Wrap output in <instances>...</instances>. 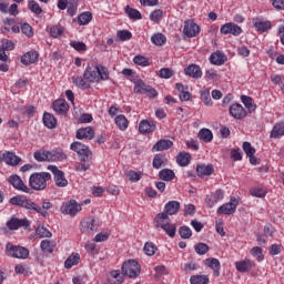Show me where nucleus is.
<instances>
[{"instance_id": "nucleus-24", "label": "nucleus", "mask_w": 284, "mask_h": 284, "mask_svg": "<svg viewBox=\"0 0 284 284\" xmlns=\"http://www.w3.org/2000/svg\"><path fill=\"white\" fill-rule=\"evenodd\" d=\"M210 62L213 65H223L224 63L227 62V55H225V53H223L221 51H216L211 54Z\"/></svg>"}, {"instance_id": "nucleus-61", "label": "nucleus", "mask_w": 284, "mask_h": 284, "mask_svg": "<svg viewBox=\"0 0 284 284\" xmlns=\"http://www.w3.org/2000/svg\"><path fill=\"white\" fill-rule=\"evenodd\" d=\"M70 45L78 52H85V50H88V45H85L84 42L71 41Z\"/></svg>"}, {"instance_id": "nucleus-49", "label": "nucleus", "mask_w": 284, "mask_h": 284, "mask_svg": "<svg viewBox=\"0 0 284 284\" xmlns=\"http://www.w3.org/2000/svg\"><path fill=\"white\" fill-rule=\"evenodd\" d=\"M151 41L154 43V45H164L168 39L165 36H163V33H155L151 37Z\"/></svg>"}, {"instance_id": "nucleus-35", "label": "nucleus", "mask_w": 284, "mask_h": 284, "mask_svg": "<svg viewBox=\"0 0 284 284\" xmlns=\"http://www.w3.org/2000/svg\"><path fill=\"white\" fill-rule=\"evenodd\" d=\"M241 101L246 108V110L250 112V114H252V112L256 110V103L253 102L251 97L242 95Z\"/></svg>"}, {"instance_id": "nucleus-59", "label": "nucleus", "mask_w": 284, "mask_h": 284, "mask_svg": "<svg viewBox=\"0 0 284 284\" xmlns=\"http://www.w3.org/2000/svg\"><path fill=\"white\" fill-rule=\"evenodd\" d=\"M67 12L70 17H74L77 14V10H79V1L67 3Z\"/></svg>"}, {"instance_id": "nucleus-8", "label": "nucleus", "mask_w": 284, "mask_h": 284, "mask_svg": "<svg viewBox=\"0 0 284 284\" xmlns=\"http://www.w3.org/2000/svg\"><path fill=\"white\" fill-rule=\"evenodd\" d=\"M220 32L224 36L232 34L233 37H241L243 29L234 22H227L220 28Z\"/></svg>"}, {"instance_id": "nucleus-34", "label": "nucleus", "mask_w": 284, "mask_h": 284, "mask_svg": "<svg viewBox=\"0 0 284 284\" xmlns=\"http://www.w3.org/2000/svg\"><path fill=\"white\" fill-rule=\"evenodd\" d=\"M165 165H168V158L163 154H156L153 159V168L161 170V168H165Z\"/></svg>"}, {"instance_id": "nucleus-46", "label": "nucleus", "mask_w": 284, "mask_h": 284, "mask_svg": "<svg viewBox=\"0 0 284 284\" xmlns=\"http://www.w3.org/2000/svg\"><path fill=\"white\" fill-rule=\"evenodd\" d=\"M72 83L81 90H88V88H90V83L85 82V79L82 77H72Z\"/></svg>"}, {"instance_id": "nucleus-33", "label": "nucleus", "mask_w": 284, "mask_h": 284, "mask_svg": "<svg viewBox=\"0 0 284 284\" xmlns=\"http://www.w3.org/2000/svg\"><path fill=\"white\" fill-rule=\"evenodd\" d=\"M253 26L258 32H267V30L272 28V23L270 21H263L261 19H256L253 22Z\"/></svg>"}, {"instance_id": "nucleus-44", "label": "nucleus", "mask_w": 284, "mask_h": 284, "mask_svg": "<svg viewBox=\"0 0 284 284\" xmlns=\"http://www.w3.org/2000/svg\"><path fill=\"white\" fill-rule=\"evenodd\" d=\"M92 21V12L87 11L78 16V23L80 26H88Z\"/></svg>"}, {"instance_id": "nucleus-28", "label": "nucleus", "mask_w": 284, "mask_h": 284, "mask_svg": "<svg viewBox=\"0 0 284 284\" xmlns=\"http://www.w3.org/2000/svg\"><path fill=\"white\" fill-rule=\"evenodd\" d=\"M235 267L237 272H242V273L250 272V270L254 267V262L250 260H243V261L236 262Z\"/></svg>"}, {"instance_id": "nucleus-41", "label": "nucleus", "mask_w": 284, "mask_h": 284, "mask_svg": "<svg viewBox=\"0 0 284 284\" xmlns=\"http://www.w3.org/2000/svg\"><path fill=\"white\" fill-rule=\"evenodd\" d=\"M36 236H38V239H52V232L45 226H38L36 229Z\"/></svg>"}, {"instance_id": "nucleus-14", "label": "nucleus", "mask_w": 284, "mask_h": 284, "mask_svg": "<svg viewBox=\"0 0 284 284\" xmlns=\"http://www.w3.org/2000/svg\"><path fill=\"white\" fill-rule=\"evenodd\" d=\"M230 114L233 119L241 120L247 116V111H245L243 105L235 103L230 106Z\"/></svg>"}, {"instance_id": "nucleus-25", "label": "nucleus", "mask_w": 284, "mask_h": 284, "mask_svg": "<svg viewBox=\"0 0 284 284\" xmlns=\"http://www.w3.org/2000/svg\"><path fill=\"white\" fill-rule=\"evenodd\" d=\"M155 227H165L169 223H172L168 213H158L154 217Z\"/></svg>"}, {"instance_id": "nucleus-4", "label": "nucleus", "mask_w": 284, "mask_h": 284, "mask_svg": "<svg viewBox=\"0 0 284 284\" xmlns=\"http://www.w3.org/2000/svg\"><path fill=\"white\" fill-rule=\"evenodd\" d=\"M122 273L129 278H136L141 274V265L136 260H129L122 264Z\"/></svg>"}, {"instance_id": "nucleus-31", "label": "nucleus", "mask_w": 284, "mask_h": 284, "mask_svg": "<svg viewBox=\"0 0 284 284\" xmlns=\"http://www.w3.org/2000/svg\"><path fill=\"white\" fill-rule=\"evenodd\" d=\"M43 124L49 130H54L57 128V118L52 115L51 113L45 112L42 118Z\"/></svg>"}, {"instance_id": "nucleus-29", "label": "nucleus", "mask_w": 284, "mask_h": 284, "mask_svg": "<svg viewBox=\"0 0 284 284\" xmlns=\"http://www.w3.org/2000/svg\"><path fill=\"white\" fill-rule=\"evenodd\" d=\"M190 161H192V155L187 152H180L176 156V163L181 168H186V165H190Z\"/></svg>"}, {"instance_id": "nucleus-3", "label": "nucleus", "mask_w": 284, "mask_h": 284, "mask_svg": "<svg viewBox=\"0 0 284 284\" xmlns=\"http://www.w3.org/2000/svg\"><path fill=\"white\" fill-rule=\"evenodd\" d=\"M52 179V175L48 172L32 173L29 178V185L32 190L41 192L48 187V181Z\"/></svg>"}, {"instance_id": "nucleus-38", "label": "nucleus", "mask_w": 284, "mask_h": 284, "mask_svg": "<svg viewBox=\"0 0 284 284\" xmlns=\"http://www.w3.org/2000/svg\"><path fill=\"white\" fill-rule=\"evenodd\" d=\"M68 155L62 151H49V162L65 161Z\"/></svg>"}, {"instance_id": "nucleus-52", "label": "nucleus", "mask_w": 284, "mask_h": 284, "mask_svg": "<svg viewBox=\"0 0 284 284\" xmlns=\"http://www.w3.org/2000/svg\"><path fill=\"white\" fill-rule=\"evenodd\" d=\"M150 19L153 21V23H161L163 20V10L156 9L153 12L150 13Z\"/></svg>"}, {"instance_id": "nucleus-32", "label": "nucleus", "mask_w": 284, "mask_h": 284, "mask_svg": "<svg viewBox=\"0 0 284 284\" xmlns=\"http://www.w3.org/2000/svg\"><path fill=\"white\" fill-rule=\"evenodd\" d=\"M125 14H128L129 19L132 21H141L143 19V16L141 12L130 6H126L124 9Z\"/></svg>"}, {"instance_id": "nucleus-56", "label": "nucleus", "mask_w": 284, "mask_h": 284, "mask_svg": "<svg viewBox=\"0 0 284 284\" xmlns=\"http://www.w3.org/2000/svg\"><path fill=\"white\" fill-rule=\"evenodd\" d=\"M162 230H164L165 234H168V236L171 239L176 236V224H173L172 222L169 223L165 227H162Z\"/></svg>"}, {"instance_id": "nucleus-17", "label": "nucleus", "mask_w": 284, "mask_h": 284, "mask_svg": "<svg viewBox=\"0 0 284 284\" xmlns=\"http://www.w3.org/2000/svg\"><path fill=\"white\" fill-rule=\"evenodd\" d=\"M75 139L80 141L83 139H88L89 141H92V139H94V129H92V126L79 129L75 133Z\"/></svg>"}, {"instance_id": "nucleus-62", "label": "nucleus", "mask_w": 284, "mask_h": 284, "mask_svg": "<svg viewBox=\"0 0 284 284\" xmlns=\"http://www.w3.org/2000/svg\"><path fill=\"white\" fill-rule=\"evenodd\" d=\"M26 200V196L23 195H17L9 200V203L11 205H18V207H23V201Z\"/></svg>"}, {"instance_id": "nucleus-16", "label": "nucleus", "mask_w": 284, "mask_h": 284, "mask_svg": "<svg viewBox=\"0 0 284 284\" xmlns=\"http://www.w3.org/2000/svg\"><path fill=\"white\" fill-rule=\"evenodd\" d=\"M53 110L55 114L65 116V114H68V110H70V105H68V102L65 100L59 99L53 102Z\"/></svg>"}, {"instance_id": "nucleus-20", "label": "nucleus", "mask_w": 284, "mask_h": 284, "mask_svg": "<svg viewBox=\"0 0 284 284\" xmlns=\"http://www.w3.org/2000/svg\"><path fill=\"white\" fill-rule=\"evenodd\" d=\"M39 61V52L37 51H28L21 57V63L23 65H32V63H37Z\"/></svg>"}, {"instance_id": "nucleus-54", "label": "nucleus", "mask_w": 284, "mask_h": 284, "mask_svg": "<svg viewBox=\"0 0 284 284\" xmlns=\"http://www.w3.org/2000/svg\"><path fill=\"white\" fill-rule=\"evenodd\" d=\"M179 234L181 236V239L187 240V239H192V229H190V226H181L179 229Z\"/></svg>"}, {"instance_id": "nucleus-37", "label": "nucleus", "mask_w": 284, "mask_h": 284, "mask_svg": "<svg viewBox=\"0 0 284 284\" xmlns=\"http://www.w3.org/2000/svg\"><path fill=\"white\" fill-rule=\"evenodd\" d=\"M174 171L172 169H163L159 172L161 181H174Z\"/></svg>"}, {"instance_id": "nucleus-18", "label": "nucleus", "mask_w": 284, "mask_h": 284, "mask_svg": "<svg viewBox=\"0 0 284 284\" xmlns=\"http://www.w3.org/2000/svg\"><path fill=\"white\" fill-rule=\"evenodd\" d=\"M81 225H82L81 231L85 232L87 234H92V232H97V230H98L97 222H95L94 217H89L87 220H83L81 222Z\"/></svg>"}, {"instance_id": "nucleus-22", "label": "nucleus", "mask_w": 284, "mask_h": 284, "mask_svg": "<svg viewBox=\"0 0 284 284\" xmlns=\"http://www.w3.org/2000/svg\"><path fill=\"white\" fill-rule=\"evenodd\" d=\"M205 265H207V267H211V270H213V276L215 277L221 276V272L219 271L221 270V262L216 257L206 258Z\"/></svg>"}, {"instance_id": "nucleus-10", "label": "nucleus", "mask_w": 284, "mask_h": 284, "mask_svg": "<svg viewBox=\"0 0 284 284\" xmlns=\"http://www.w3.org/2000/svg\"><path fill=\"white\" fill-rule=\"evenodd\" d=\"M7 227L11 231L19 230V227L28 230L30 227V221L28 219L11 217L7 222Z\"/></svg>"}, {"instance_id": "nucleus-60", "label": "nucleus", "mask_w": 284, "mask_h": 284, "mask_svg": "<svg viewBox=\"0 0 284 284\" xmlns=\"http://www.w3.org/2000/svg\"><path fill=\"white\" fill-rule=\"evenodd\" d=\"M116 37L120 41H130V39H132V32L128 30H120L116 32Z\"/></svg>"}, {"instance_id": "nucleus-39", "label": "nucleus", "mask_w": 284, "mask_h": 284, "mask_svg": "<svg viewBox=\"0 0 284 284\" xmlns=\"http://www.w3.org/2000/svg\"><path fill=\"white\" fill-rule=\"evenodd\" d=\"M280 136H284V122L275 124L271 132V139H280Z\"/></svg>"}, {"instance_id": "nucleus-40", "label": "nucleus", "mask_w": 284, "mask_h": 284, "mask_svg": "<svg viewBox=\"0 0 284 284\" xmlns=\"http://www.w3.org/2000/svg\"><path fill=\"white\" fill-rule=\"evenodd\" d=\"M197 136L201 141H204V143H210L212 142V139H214V134H212L210 129L200 130Z\"/></svg>"}, {"instance_id": "nucleus-50", "label": "nucleus", "mask_w": 284, "mask_h": 284, "mask_svg": "<svg viewBox=\"0 0 284 284\" xmlns=\"http://www.w3.org/2000/svg\"><path fill=\"white\" fill-rule=\"evenodd\" d=\"M201 100L203 101L204 105L211 106L213 104L212 98L210 97V90L204 89L200 92Z\"/></svg>"}, {"instance_id": "nucleus-48", "label": "nucleus", "mask_w": 284, "mask_h": 284, "mask_svg": "<svg viewBox=\"0 0 284 284\" xmlns=\"http://www.w3.org/2000/svg\"><path fill=\"white\" fill-rule=\"evenodd\" d=\"M36 161H48L50 162V151H36L33 154Z\"/></svg>"}, {"instance_id": "nucleus-36", "label": "nucleus", "mask_w": 284, "mask_h": 284, "mask_svg": "<svg viewBox=\"0 0 284 284\" xmlns=\"http://www.w3.org/2000/svg\"><path fill=\"white\" fill-rule=\"evenodd\" d=\"M124 281L123 275H121V271H112L108 278L110 284H122Z\"/></svg>"}, {"instance_id": "nucleus-43", "label": "nucleus", "mask_w": 284, "mask_h": 284, "mask_svg": "<svg viewBox=\"0 0 284 284\" xmlns=\"http://www.w3.org/2000/svg\"><path fill=\"white\" fill-rule=\"evenodd\" d=\"M191 284H207L210 283V276L207 275H193L190 277Z\"/></svg>"}, {"instance_id": "nucleus-30", "label": "nucleus", "mask_w": 284, "mask_h": 284, "mask_svg": "<svg viewBox=\"0 0 284 284\" xmlns=\"http://www.w3.org/2000/svg\"><path fill=\"white\" fill-rule=\"evenodd\" d=\"M80 261H81V255H79V253L71 254L64 262L65 270H72L74 265H79Z\"/></svg>"}, {"instance_id": "nucleus-2", "label": "nucleus", "mask_w": 284, "mask_h": 284, "mask_svg": "<svg viewBox=\"0 0 284 284\" xmlns=\"http://www.w3.org/2000/svg\"><path fill=\"white\" fill-rule=\"evenodd\" d=\"M83 79L89 83H99L100 81H108L110 73L108 72V68L103 65L87 67Z\"/></svg>"}, {"instance_id": "nucleus-15", "label": "nucleus", "mask_w": 284, "mask_h": 284, "mask_svg": "<svg viewBox=\"0 0 284 284\" xmlns=\"http://www.w3.org/2000/svg\"><path fill=\"white\" fill-rule=\"evenodd\" d=\"M156 130V123L152 120H142L139 123V132L140 134H151Z\"/></svg>"}, {"instance_id": "nucleus-27", "label": "nucleus", "mask_w": 284, "mask_h": 284, "mask_svg": "<svg viewBox=\"0 0 284 284\" xmlns=\"http://www.w3.org/2000/svg\"><path fill=\"white\" fill-rule=\"evenodd\" d=\"M21 162V158H19L14 152L6 151L4 152V163L7 165H11L12 168H17Z\"/></svg>"}, {"instance_id": "nucleus-45", "label": "nucleus", "mask_w": 284, "mask_h": 284, "mask_svg": "<svg viewBox=\"0 0 284 284\" xmlns=\"http://www.w3.org/2000/svg\"><path fill=\"white\" fill-rule=\"evenodd\" d=\"M115 124L119 128V130H121L122 132H124V130H128V118H125V115H118L115 118Z\"/></svg>"}, {"instance_id": "nucleus-5", "label": "nucleus", "mask_w": 284, "mask_h": 284, "mask_svg": "<svg viewBox=\"0 0 284 284\" xmlns=\"http://www.w3.org/2000/svg\"><path fill=\"white\" fill-rule=\"evenodd\" d=\"M6 252H7L8 256H11L12 258L26 260L30 256V251L27 247L17 246L10 242L7 243V245H6Z\"/></svg>"}, {"instance_id": "nucleus-13", "label": "nucleus", "mask_w": 284, "mask_h": 284, "mask_svg": "<svg viewBox=\"0 0 284 284\" xmlns=\"http://www.w3.org/2000/svg\"><path fill=\"white\" fill-rule=\"evenodd\" d=\"M22 207H24V210H33L38 214H41V216H43L44 219H48L49 216L48 211H43V209H41L39 204L32 202V200H28L24 197L22 202Z\"/></svg>"}, {"instance_id": "nucleus-9", "label": "nucleus", "mask_w": 284, "mask_h": 284, "mask_svg": "<svg viewBox=\"0 0 284 284\" xmlns=\"http://www.w3.org/2000/svg\"><path fill=\"white\" fill-rule=\"evenodd\" d=\"M200 33L201 27H199V24H196L193 20L184 21L183 34H185V37L192 39L194 37H199Z\"/></svg>"}, {"instance_id": "nucleus-23", "label": "nucleus", "mask_w": 284, "mask_h": 284, "mask_svg": "<svg viewBox=\"0 0 284 284\" xmlns=\"http://www.w3.org/2000/svg\"><path fill=\"white\" fill-rule=\"evenodd\" d=\"M197 176L203 179V176H212L214 174V165L212 164H197L196 166Z\"/></svg>"}, {"instance_id": "nucleus-58", "label": "nucleus", "mask_w": 284, "mask_h": 284, "mask_svg": "<svg viewBox=\"0 0 284 284\" xmlns=\"http://www.w3.org/2000/svg\"><path fill=\"white\" fill-rule=\"evenodd\" d=\"M242 148L246 156H254V154H256V149H254L250 142H243Z\"/></svg>"}, {"instance_id": "nucleus-51", "label": "nucleus", "mask_w": 284, "mask_h": 284, "mask_svg": "<svg viewBox=\"0 0 284 284\" xmlns=\"http://www.w3.org/2000/svg\"><path fill=\"white\" fill-rule=\"evenodd\" d=\"M194 250L200 256H205V254L210 252V246L205 243H197Z\"/></svg>"}, {"instance_id": "nucleus-63", "label": "nucleus", "mask_w": 284, "mask_h": 284, "mask_svg": "<svg viewBox=\"0 0 284 284\" xmlns=\"http://www.w3.org/2000/svg\"><path fill=\"white\" fill-rule=\"evenodd\" d=\"M1 48L4 49L6 51H12V50H14V42L9 39H2Z\"/></svg>"}, {"instance_id": "nucleus-55", "label": "nucleus", "mask_w": 284, "mask_h": 284, "mask_svg": "<svg viewBox=\"0 0 284 284\" xmlns=\"http://www.w3.org/2000/svg\"><path fill=\"white\" fill-rule=\"evenodd\" d=\"M144 253L146 256H154L156 254V245L152 242H146L144 245Z\"/></svg>"}, {"instance_id": "nucleus-47", "label": "nucleus", "mask_w": 284, "mask_h": 284, "mask_svg": "<svg viewBox=\"0 0 284 284\" xmlns=\"http://www.w3.org/2000/svg\"><path fill=\"white\" fill-rule=\"evenodd\" d=\"M146 88H148V84H145V82H143V80H136L134 82L133 92L135 94H145Z\"/></svg>"}, {"instance_id": "nucleus-26", "label": "nucleus", "mask_w": 284, "mask_h": 284, "mask_svg": "<svg viewBox=\"0 0 284 284\" xmlns=\"http://www.w3.org/2000/svg\"><path fill=\"white\" fill-rule=\"evenodd\" d=\"M172 145H174V142H172L171 140L162 139L153 145L152 152H163L165 150H170Z\"/></svg>"}, {"instance_id": "nucleus-64", "label": "nucleus", "mask_w": 284, "mask_h": 284, "mask_svg": "<svg viewBox=\"0 0 284 284\" xmlns=\"http://www.w3.org/2000/svg\"><path fill=\"white\" fill-rule=\"evenodd\" d=\"M126 178L129 179V181H131L132 183H136L138 181H141V173L136 172V171H129L126 173Z\"/></svg>"}, {"instance_id": "nucleus-42", "label": "nucleus", "mask_w": 284, "mask_h": 284, "mask_svg": "<svg viewBox=\"0 0 284 284\" xmlns=\"http://www.w3.org/2000/svg\"><path fill=\"white\" fill-rule=\"evenodd\" d=\"M40 247L42 252L47 254H52V252H54V242L50 240H43L40 244Z\"/></svg>"}, {"instance_id": "nucleus-19", "label": "nucleus", "mask_w": 284, "mask_h": 284, "mask_svg": "<svg viewBox=\"0 0 284 284\" xmlns=\"http://www.w3.org/2000/svg\"><path fill=\"white\" fill-rule=\"evenodd\" d=\"M179 210H181V203L179 201H169L164 205V214L168 216H174V214L179 213Z\"/></svg>"}, {"instance_id": "nucleus-53", "label": "nucleus", "mask_w": 284, "mask_h": 284, "mask_svg": "<svg viewBox=\"0 0 284 284\" xmlns=\"http://www.w3.org/2000/svg\"><path fill=\"white\" fill-rule=\"evenodd\" d=\"M133 63H135V65H141L142 68H146L148 65H150V60L143 55H135L133 58Z\"/></svg>"}, {"instance_id": "nucleus-12", "label": "nucleus", "mask_w": 284, "mask_h": 284, "mask_svg": "<svg viewBox=\"0 0 284 284\" xmlns=\"http://www.w3.org/2000/svg\"><path fill=\"white\" fill-rule=\"evenodd\" d=\"M237 206L239 200H236V197H231V202H227L217 209V214H234V212H236Z\"/></svg>"}, {"instance_id": "nucleus-7", "label": "nucleus", "mask_w": 284, "mask_h": 284, "mask_svg": "<svg viewBox=\"0 0 284 284\" xmlns=\"http://www.w3.org/2000/svg\"><path fill=\"white\" fill-rule=\"evenodd\" d=\"M48 170L54 175L53 179L57 187H68V180L65 179V173H63V171L54 165H49Z\"/></svg>"}, {"instance_id": "nucleus-57", "label": "nucleus", "mask_w": 284, "mask_h": 284, "mask_svg": "<svg viewBox=\"0 0 284 284\" xmlns=\"http://www.w3.org/2000/svg\"><path fill=\"white\" fill-rule=\"evenodd\" d=\"M29 10H31V12H33V14H41V12H43V9L39 4V2H37L34 0L29 1Z\"/></svg>"}, {"instance_id": "nucleus-21", "label": "nucleus", "mask_w": 284, "mask_h": 284, "mask_svg": "<svg viewBox=\"0 0 284 284\" xmlns=\"http://www.w3.org/2000/svg\"><path fill=\"white\" fill-rule=\"evenodd\" d=\"M184 73L186 74V77H191L192 79H201V77H203V71L201 70V67L196 64H191L185 68Z\"/></svg>"}, {"instance_id": "nucleus-1", "label": "nucleus", "mask_w": 284, "mask_h": 284, "mask_svg": "<svg viewBox=\"0 0 284 284\" xmlns=\"http://www.w3.org/2000/svg\"><path fill=\"white\" fill-rule=\"evenodd\" d=\"M71 150L80 156V164L75 165L77 172H88L92 163V151H90V148L81 142H73L71 143Z\"/></svg>"}, {"instance_id": "nucleus-11", "label": "nucleus", "mask_w": 284, "mask_h": 284, "mask_svg": "<svg viewBox=\"0 0 284 284\" xmlns=\"http://www.w3.org/2000/svg\"><path fill=\"white\" fill-rule=\"evenodd\" d=\"M8 182L12 185L16 190L20 192H24L26 194H30L31 190L23 183V180L17 174L9 176Z\"/></svg>"}, {"instance_id": "nucleus-6", "label": "nucleus", "mask_w": 284, "mask_h": 284, "mask_svg": "<svg viewBox=\"0 0 284 284\" xmlns=\"http://www.w3.org/2000/svg\"><path fill=\"white\" fill-rule=\"evenodd\" d=\"M60 212H62V214H68L69 216H77V214L81 212V206L77 203V200H70L62 203Z\"/></svg>"}]
</instances>
